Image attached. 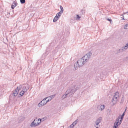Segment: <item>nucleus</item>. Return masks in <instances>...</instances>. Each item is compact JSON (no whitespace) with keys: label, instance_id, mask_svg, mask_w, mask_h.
Returning a JSON list of instances; mask_svg holds the SVG:
<instances>
[{"label":"nucleus","instance_id":"1","mask_svg":"<svg viewBox=\"0 0 128 128\" xmlns=\"http://www.w3.org/2000/svg\"><path fill=\"white\" fill-rule=\"evenodd\" d=\"M73 86H72L70 89L67 90L66 92V94L63 95L61 97L63 100L67 96H71L74 94L75 92L80 87V84L79 83L74 82L72 84Z\"/></svg>","mask_w":128,"mask_h":128},{"label":"nucleus","instance_id":"2","mask_svg":"<svg viewBox=\"0 0 128 128\" xmlns=\"http://www.w3.org/2000/svg\"><path fill=\"white\" fill-rule=\"evenodd\" d=\"M119 93L118 92H116L113 96L111 104L112 106H114L116 104L119 98Z\"/></svg>","mask_w":128,"mask_h":128},{"label":"nucleus","instance_id":"3","mask_svg":"<svg viewBox=\"0 0 128 128\" xmlns=\"http://www.w3.org/2000/svg\"><path fill=\"white\" fill-rule=\"evenodd\" d=\"M82 60L81 58L74 64V67L76 70L77 69L78 67H80L82 66L85 63L84 61Z\"/></svg>","mask_w":128,"mask_h":128},{"label":"nucleus","instance_id":"4","mask_svg":"<svg viewBox=\"0 0 128 128\" xmlns=\"http://www.w3.org/2000/svg\"><path fill=\"white\" fill-rule=\"evenodd\" d=\"M92 55V53L91 52H89L87 54H86L81 58L82 60L84 61L85 63L88 62L90 58V56Z\"/></svg>","mask_w":128,"mask_h":128},{"label":"nucleus","instance_id":"5","mask_svg":"<svg viewBox=\"0 0 128 128\" xmlns=\"http://www.w3.org/2000/svg\"><path fill=\"white\" fill-rule=\"evenodd\" d=\"M50 98V99L47 100L48 98H46L44 99L42 101H41L38 104V106L39 107L45 104L47 102L50 101L51 100V98Z\"/></svg>","mask_w":128,"mask_h":128},{"label":"nucleus","instance_id":"6","mask_svg":"<svg viewBox=\"0 0 128 128\" xmlns=\"http://www.w3.org/2000/svg\"><path fill=\"white\" fill-rule=\"evenodd\" d=\"M42 120V119L34 120V121L31 123L30 126H37L40 124Z\"/></svg>","mask_w":128,"mask_h":128},{"label":"nucleus","instance_id":"7","mask_svg":"<svg viewBox=\"0 0 128 128\" xmlns=\"http://www.w3.org/2000/svg\"><path fill=\"white\" fill-rule=\"evenodd\" d=\"M102 120V118L100 117L98 118L96 120L94 124V126L96 128H98L100 127V125L99 124Z\"/></svg>","mask_w":128,"mask_h":128},{"label":"nucleus","instance_id":"8","mask_svg":"<svg viewBox=\"0 0 128 128\" xmlns=\"http://www.w3.org/2000/svg\"><path fill=\"white\" fill-rule=\"evenodd\" d=\"M120 119V116H118L116 119V121L114 123V126L113 128H118L117 127L118 124L119 120Z\"/></svg>","mask_w":128,"mask_h":128},{"label":"nucleus","instance_id":"9","mask_svg":"<svg viewBox=\"0 0 128 128\" xmlns=\"http://www.w3.org/2000/svg\"><path fill=\"white\" fill-rule=\"evenodd\" d=\"M128 47V44H127L124 47H122V48L120 49L119 50H118L117 52V53H119L120 52H122L123 51H124Z\"/></svg>","mask_w":128,"mask_h":128},{"label":"nucleus","instance_id":"10","mask_svg":"<svg viewBox=\"0 0 128 128\" xmlns=\"http://www.w3.org/2000/svg\"><path fill=\"white\" fill-rule=\"evenodd\" d=\"M61 15L58 14V13L57 14L56 16L53 19V21L54 22H56L60 18Z\"/></svg>","mask_w":128,"mask_h":128},{"label":"nucleus","instance_id":"11","mask_svg":"<svg viewBox=\"0 0 128 128\" xmlns=\"http://www.w3.org/2000/svg\"><path fill=\"white\" fill-rule=\"evenodd\" d=\"M104 105H100L98 106V109L101 110H104Z\"/></svg>","mask_w":128,"mask_h":128},{"label":"nucleus","instance_id":"12","mask_svg":"<svg viewBox=\"0 0 128 128\" xmlns=\"http://www.w3.org/2000/svg\"><path fill=\"white\" fill-rule=\"evenodd\" d=\"M17 3L16 0L14 1L11 6V8L12 9H14L17 4Z\"/></svg>","mask_w":128,"mask_h":128},{"label":"nucleus","instance_id":"13","mask_svg":"<svg viewBox=\"0 0 128 128\" xmlns=\"http://www.w3.org/2000/svg\"><path fill=\"white\" fill-rule=\"evenodd\" d=\"M60 8L61 10L60 11V12L58 13V14L61 15L64 11V9L62 6H60Z\"/></svg>","mask_w":128,"mask_h":128},{"label":"nucleus","instance_id":"14","mask_svg":"<svg viewBox=\"0 0 128 128\" xmlns=\"http://www.w3.org/2000/svg\"><path fill=\"white\" fill-rule=\"evenodd\" d=\"M18 92V90L16 89L14 91L13 94L14 96H16L17 95Z\"/></svg>","mask_w":128,"mask_h":128},{"label":"nucleus","instance_id":"15","mask_svg":"<svg viewBox=\"0 0 128 128\" xmlns=\"http://www.w3.org/2000/svg\"><path fill=\"white\" fill-rule=\"evenodd\" d=\"M22 91L24 92H26L27 89L26 88V86H23L22 87Z\"/></svg>","mask_w":128,"mask_h":128},{"label":"nucleus","instance_id":"16","mask_svg":"<svg viewBox=\"0 0 128 128\" xmlns=\"http://www.w3.org/2000/svg\"><path fill=\"white\" fill-rule=\"evenodd\" d=\"M22 85H20L18 86L16 89L18 90V91L19 90H21L22 88Z\"/></svg>","mask_w":128,"mask_h":128},{"label":"nucleus","instance_id":"17","mask_svg":"<svg viewBox=\"0 0 128 128\" xmlns=\"http://www.w3.org/2000/svg\"><path fill=\"white\" fill-rule=\"evenodd\" d=\"M78 121L77 120H75L72 124L73 126H74V125H75L77 123Z\"/></svg>","mask_w":128,"mask_h":128},{"label":"nucleus","instance_id":"18","mask_svg":"<svg viewBox=\"0 0 128 128\" xmlns=\"http://www.w3.org/2000/svg\"><path fill=\"white\" fill-rule=\"evenodd\" d=\"M25 92H24L22 90L20 93V95L21 96H22L24 95Z\"/></svg>","mask_w":128,"mask_h":128},{"label":"nucleus","instance_id":"19","mask_svg":"<svg viewBox=\"0 0 128 128\" xmlns=\"http://www.w3.org/2000/svg\"><path fill=\"white\" fill-rule=\"evenodd\" d=\"M76 16L77 17L76 18V20H79L81 18V17L78 15H77Z\"/></svg>","mask_w":128,"mask_h":128},{"label":"nucleus","instance_id":"20","mask_svg":"<svg viewBox=\"0 0 128 128\" xmlns=\"http://www.w3.org/2000/svg\"><path fill=\"white\" fill-rule=\"evenodd\" d=\"M20 2L21 4H24L25 2V0H20Z\"/></svg>","mask_w":128,"mask_h":128},{"label":"nucleus","instance_id":"21","mask_svg":"<svg viewBox=\"0 0 128 128\" xmlns=\"http://www.w3.org/2000/svg\"><path fill=\"white\" fill-rule=\"evenodd\" d=\"M125 114V112H124L122 114V115L120 117V119H123V118H124V114Z\"/></svg>","mask_w":128,"mask_h":128},{"label":"nucleus","instance_id":"22","mask_svg":"<svg viewBox=\"0 0 128 128\" xmlns=\"http://www.w3.org/2000/svg\"><path fill=\"white\" fill-rule=\"evenodd\" d=\"M106 20L110 22V23L112 24V20L111 19H109L108 18H107Z\"/></svg>","mask_w":128,"mask_h":128},{"label":"nucleus","instance_id":"23","mask_svg":"<svg viewBox=\"0 0 128 128\" xmlns=\"http://www.w3.org/2000/svg\"><path fill=\"white\" fill-rule=\"evenodd\" d=\"M122 119L120 118V121H119L118 124L119 125H120L121 123L122 122Z\"/></svg>","mask_w":128,"mask_h":128},{"label":"nucleus","instance_id":"24","mask_svg":"<svg viewBox=\"0 0 128 128\" xmlns=\"http://www.w3.org/2000/svg\"><path fill=\"white\" fill-rule=\"evenodd\" d=\"M74 126H73V125L72 124L71 125H70V126H69L68 127V128H72Z\"/></svg>","mask_w":128,"mask_h":128},{"label":"nucleus","instance_id":"25","mask_svg":"<svg viewBox=\"0 0 128 128\" xmlns=\"http://www.w3.org/2000/svg\"><path fill=\"white\" fill-rule=\"evenodd\" d=\"M127 25V24H126V25L124 26V28L125 29H127V28L126 27H128V26H126V25Z\"/></svg>","mask_w":128,"mask_h":128},{"label":"nucleus","instance_id":"26","mask_svg":"<svg viewBox=\"0 0 128 128\" xmlns=\"http://www.w3.org/2000/svg\"><path fill=\"white\" fill-rule=\"evenodd\" d=\"M54 97V96H52V97H48V98H49V99H48V100H50V98H51V99H52V98H53V97ZM47 100H48V99Z\"/></svg>","mask_w":128,"mask_h":128},{"label":"nucleus","instance_id":"27","mask_svg":"<svg viewBox=\"0 0 128 128\" xmlns=\"http://www.w3.org/2000/svg\"><path fill=\"white\" fill-rule=\"evenodd\" d=\"M128 13V12H124V14H126V13Z\"/></svg>","mask_w":128,"mask_h":128},{"label":"nucleus","instance_id":"28","mask_svg":"<svg viewBox=\"0 0 128 128\" xmlns=\"http://www.w3.org/2000/svg\"><path fill=\"white\" fill-rule=\"evenodd\" d=\"M127 25H126V26H128V24H127Z\"/></svg>","mask_w":128,"mask_h":128},{"label":"nucleus","instance_id":"29","mask_svg":"<svg viewBox=\"0 0 128 128\" xmlns=\"http://www.w3.org/2000/svg\"><path fill=\"white\" fill-rule=\"evenodd\" d=\"M126 110H125V111H124V112H125V111H126Z\"/></svg>","mask_w":128,"mask_h":128},{"label":"nucleus","instance_id":"30","mask_svg":"<svg viewBox=\"0 0 128 128\" xmlns=\"http://www.w3.org/2000/svg\"><path fill=\"white\" fill-rule=\"evenodd\" d=\"M122 19H123V20H124V18H123Z\"/></svg>","mask_w":128,"mask_h":128}]
</instances>
